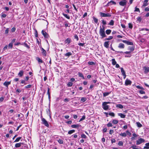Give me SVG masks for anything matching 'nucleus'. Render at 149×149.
Instances as JSON below:
<instances>
[{
	"instance_id": "nucleus-1",
	"label": "nucleus",
	"mask_w": 149,
	"mask_h": 149,
	"mask_svg": "<svg viewBox=\"0 0 149 149\" xmlns=\"http://www.w3.org/2000/svg\"><path fill=\"white\" fill-rule=\"evenodd\" d=\"M99 33L100 36H102V38L107 36L105 33L104 27V26H102V27H101V26H100Z\"/></svg>"
},
{
	"instance_id": "nucleus-2",
	"label": "nucleus",
	"mask_w": 149,
	"mask_h": 149,
	"mask_svg": "<svg viewBox=\"0 0 149 149\" xmlns=\"http://www.w3.org/2000/svg\"><path fill=\"white\" fill-rule=\"evenodd\" d=\"M110 102H103L102 104V108L104 110H107L108 109L109 106L107 105V104H110Z\"/></svg>"
},
{
	"instance_id": "nucleus-3",
	"label": "nucleus",
	"mask_w": 149,
	"mask_h": 149,
	"mask_svg": "<svg viewBox=\"0 0 149 149\" xmlns=\"http://www.w3.org/2000/svg\"><path fill=\"white\" fill-rule=\"evenodd\" d=\"M99 13L100 17H110L111 16V14L109 13H105L102 12H100Z\"/></svg>"
},
{
	"instance_id": "nucleus-4",
	"label": "nucleus",
	"mask_w": 149,
	"mask_h": 149,
	"mask_svg": "<svg viewBox=\"0 0 149 149\" xmlns=\"http://www.w3.org/2000/svg\"><path fill=\"white\" fill-rule=\"evenodd\" d=\"M127 3V1L126 0H123L119 2V4L123 6H125Z\"/></svg>"
},
{
	"instance_id": "nucleus-5",
	"label": "nucleus",
	"mask_w": 149,
	"mask_h": 149,
	"mask_svg": "<svg viewBox=\"0 0 149 149\" xmlns=\"http://www.w3.org/2000/svg\"><path fill=\"white\" fill-rule=\"evenodd\" d=\"M42 122V124H44L45 126L48 127L49 125L47 121L44 118H42L41 119Z\"/></svg>"
},
{
	"instance_id": "nucleus-6",
	"label": "nucleus",
	"mask_w": 149,
	"mask_h": 149,
	"mask_svg": "<svg viewBox=\"0 0 149 149\" xmlns=\"http://www.w3.org/2000/svg\"><path fill=\"white\" fill-rule=\"evenodd\" d=\"M41 33L45 38H48L49 37V36L46 32L43 30H42Z\"/></svg>"
},
{
	"instance_id": "nucleus-7",
	"label": "nucleus",
	"mask_w": 149,
	"mask_h": 149,
	"mask_svg": "<svg viewBox=\"0 0 149 149\" xmlns=\"http://www.w3.org/2000/svg\"><path fill=\"white\" fill-rule=\"evenodd\" d=\"M145 140L142 138H140L136 141V144L137 145H139L142 143L144 142Z\"/></svg>"
},
{
	"instance_id": "nucleus-8",
	"label": "nucleus",
	"mask_w": 149,
	"mask_h": 149,
	"mask_svg": "<svg viewBox=\"0 0 149 149\" xmlns=\"http://www.w3.org/2000/svg\"><path fill=\"white\" fill-rule=\"evenodd\" d=\"M71 127L72 128H77L78 129L79 127H81V126L79 124H76L72 125Z\"/></svg>"
},
{
	"instance_id": "nucleus-9",
	"label": "nucleus",
	"mask_w": 149,
	"mask_h": 149,
	"mask_svg": "<svg viewBox=\"0 0 149 149\" xmlns=\"http://www.w3.org/2000/svg\"><path fill=\"white\" fill-rule=\"evenodd\" d=\"M123 43L126 44L128 45H133L132 42H129L126 40H121Z\"/></svg>"
},
{
	"instance_id": "nucleus-10",
	"label": "nucleus",
	"mask_w": 149,
	"mask_h": 149,
	"mask_svg": "<svg viewBox=\"0 0 149 149\" xmlns=\"http://www.w3.org/2000/svg\"><path fill=\"white\" fill-rule=\"evenodd\" d=\"M132 83V81L130 80L127 79L125 81V84L126 86L130 85H131Z\"/></svg>"
},
{
	"instance_id": "nucleus-11",
	"label": "nucleus",
	"mask_w": 149,
	"mask_h": 149,
	"mask_svg": "<svg viewBox=\"0 0 149 149\" xmlns=\"http://www.w3.org/2000/svg\"><path fill=\"white\" fill-rule=\"evenodd\" d=\"M116 3L113 1H111L110 2H109L107 4L106 6H109L110 5H111L112 4L116 5Z\"/></svg>"
},
{
	"instance_id": "nucleus-12",
	"label": "nucleus",
	"mask_w": 149,
	"mask_h": 149,
	"mask_svg": "<svg viewBox=\"0 0 149 149\" xmlns=\"http://www.w3.org/2000/svg\"><path fill=\"white\" fill-rule=\"evenodd\" d=\"M11 83V81H5V82L3 84V85L5 86L8 88V86Z\"/></svg>"
},
{
	"instance_id": "nucleus-13",
	"label": "nucleus",
	"mask_w": 149,
	"mask_h": 149,
	"mask_svg": "<svg viewBox=\"0 0 149 149\" xmlns=\"http://www.w3.org/2000/svg\"><path fill=\"white\" fill-rule=\"evenodd\" d=\"M71 42V39L69 38H68L64 41L65 43H67L68 44L70 43Z\"/></svg>"
},
{
	"instance_id": "nucleus-14",
	"label": "nucleus",
	"mask_w": 149,
	"mask_h": 149,
	"mask_svg": "<svg viewBox=\"0 0 149 149\" xmlns=\"http://www.w3.org/2000/svg\"><path fill=\"white\" fill-rule=\"evenodd\" d=\"M109 41H106L104 43V46L106 48H108L109 47Z\"/></svg>"
},
{
	"instance_id": "nucleus-15",
	"label": "nucleus",
	"mask_w": 149,
	"mask_h": 149,
	"mask_svg": "<svg viewBox=\"0 0 149 149\" xmlns=\"http://www.w3.org/2000/svg\"><path fill=\"white\" fill-rule=\"evenodd\" d=\"M118 47L120 49H123L125 47V45L123 43H120L119 44Z\"/></svg>"
},
{
	"instance_id": "nucleus-16",
	"label": "nucleus",
	"mask_w": 149,
	"mask_h": 149,
	"mask_svg": "<svg viewBox=\"0 0 149 149\" xmlns=\"http://www.w3.org/2000/svg\"><path fill=\"white\" fill-rule=\"evenodd\" d=\"M41 51L42 54L44 56H46V51L42 47L41 48Z\"/></svg>"
},
{
	"instance_id": "nucleus-17",
	"label": "nucleus",
	"mask_w": 149,
	"mask_h": 149,
	"mask_svg": "<svg viewBox=\"0 0 149 149\" xmlns=\"http://www.w3.org/2000/svg\"><path fill=\"white\" fill-rule=\"evenodd\" d=\"M145 70L144 73H148L149 72V68L148 67H144L143 68Z\"/></svg>"
},
{
	"instance_id": "nucleus-18",
	"label": "nucleus",
	"mask_w": 149,
	"mask_h": 149,
	"mask_svg": "<svg viewBox=\"0 0 149 149\" xmlns=\"http://www.w3.org/2000/svg\"><path fill=\"white\" fill-rule=\"evenodd\" d=\"M24 71L23 70H20L18 74V75L19 76V77H21L24 74Z\"/></svg>"
},
{
	"instance_id": "nucleus-19",
	"label": "nucleus",
	"mask_w": 149,
	"mask_h": 149,
	"mask_svg": "<svg viewBox=\"0 0 149 149\" xmlns=\"http://www.w3.org/2000/svg\"><path fill=\"white\" fill-rule=\"evenodd\" d=\"M148 0H145L144 1L143 5V6L146 7L148 5Z\"/></svg>"
},
{
	"instance_id": "nucleus-20",
	"label": "nucleus",
	"mask_w": 149,
	"mask_h": 149,
	"mask_svg": "<svg viewBox=\"0 0 149 149\" xmlns=\"http://www.w3.org/2000/svg\"><path fill=\"white\" fill-rule=\"evenodd\" d=\"M49 90H50V88H47V94L48 95V97L49 99V100H50V93H49Z\"/></svg>"
},
{
	"instance_id": "nucleus-21",
	"label": "nucleus",
	"mask_w": 149,
	"mask_h": 149,
	"mask_svg": "<svg viewBox=\"0 0 149 149\" xmlns=\"http://www.w3.org/2000/svg\"><path fill=\"white\" fill-rule=\"evenodd\" d=\"M72 53L71 52H68L64 54V56H65L69 57L72 55Z\"/></svg>"
},
{
	"instance_id": "nucleus-22",
	"label": "nucleus",
	"mask_w": 149,
	"mask_h": 149,
	"mask_svg": "<svg viewBox=\"0 0 149 149\" xmlns=\"http://www.w3.org/2000/svg\"><path fill=\"white\" fill-rule=\"evenodd\" d=\"M22 144V143H17L15 144V147L16 148H19L21 146Z\"/></svg>"
},
{
	"instance_id": "nucleus-23",
	"label": "nucleus",
	"mask_w": 149,
	"mask_h": 149,
	"mask_svg": "<svg viewBox=\"0 0 149 149\" xmlns=\"http://www.w3.org/2000/svg\"><path fill=\"white\" fill-rule=\"evenodd\" d=\"M145 145H146V146H145L144 147L143 149H149V142L146 143Z\"/></svg>"
},
{
	"instance_id": "nucleus-24",
	"label": "nucleus",
	"mask_w": 149,
	"mask_h": 149,
	"mask_svg": "<svg viewBox=\"0 0 149 149\" xmlns=\"http://www.w3.org/2000/svg\"><path fill=\"white\" fill-rule=\"evenodd\" d=\"M118 116H120L121 118H125V116L122 113H118Z\"/></svg>"
},
{
	"instance_id": "nucleus-25",
	"label": "nucleus",
	"mask_w": 149,
	"mask_h": 149,
	"mask_svg": "<svg viewBox=\"0 0 149 149\" xmlns=\"http://www.w3.org/2000/svg\"><path fill=\"white\" fill-rule=\"evenodd\" d=\"M87 100V98L86 97H82L81 98V102H85Z\"/></svg>"
},
{
	"instance_id": "nucleus-26",
	"label": "nucleus",
	"mask_w": 149,
	"mask_h": 149,
	"mask_svg": "<svg viewBox=\"0 0 149 149\" xmlns=\"http://www.w3.org/2000/svg\"><path fill=\"white\" fill-rule=\"evenodd\" d=\"M92 18L94 22L96 23H97L98 22V19L97 18H95L94 16H93Z\"/></svg>"
},
{
	"instance_id": "nucleus-27",
	"label": "nucleus",
	"mask_w": 149,
	"mask_h": 149,
	"mask_svg": "<svg viewBox=\"0 0 149 149\" xmlns=\"http://www.w3.org/2000/svg\"><path fill=\"white\" fill-rule=\"evenodd\" d=\"M120 70H121V71L122 75H123L125 74H126L125 71L123 69V68H120Z\"/></svg>"
},
{
	"instance_id": "nucleus-28",
	"label": "nucleus",
	"mask_w": 149,
	"mask_h": 149,
	"mask_svg": "<svg viewBox=\"0 0 149 149\" xmlns=\"http://www.w3.org/2000/svg\"><path fill=\"white\" fill-rule=\"evenodd\" d=\"M128 49L130 50L131 52L134 50V48L133 47L129 46L128 47Z\"/></svg>"
},
{
	"instance_id": "nucleus-29",
	"label": "nucleus",
	"mask_w": 149,
	"mask_h": 149,
	"mask_svg": "<svg viewBox=\"0 0 149 149\" xmlns=\"http://www.w3.org/2000/svg\"><path fill=\"white\" fill-rule=\"evenodd\" d=\"M136 124L137 126L139 127H141L142 126V125L139 122H136Z\"/></svg>"
},
{
	"instance_id": "nucleus-30",
	"label": "nucleus",
	"mask_w": 149,
	"mask_h": 149,
	"mask_svg": "<svg viewBox=\"0 0 149 149\" xmlns=\"http://www.w3.org/2000/svg\"><path fill=\"white\" fill-rule=\"evenodd\" d=\"M75 130H70L68 132V133L69 134H72L74 132Z\"/></svg>"
},
{
	"instance_id": "nucleus-31",
	"label": "nucleus",
	"mask_w": 149,
	"mask_h": 149,
	"mask_svg": "<svg viewBox=\"0 0 149 149\" xmlns=\"http://www.w3.org/2000/svg\"><path fill=\"white\" fill-rule=\"evenodd\" d=\"M111 61L112 62V64L113 65H115L116 64V62L115 61V59H114V58L112 59Z\"/></svg>"
},
{
	"instance_id": "nucleus-32",
	"label": "nucleus",
	"mask_w": 149,
	"mask_h": 149,
	"mask_svg": "<svg viewBox=\"0 0 149 149\" xmlns=\"http://www.w3.org/2000/svg\"><path fill=\"white\" fill-rule=\"evenodd\" d=\"M116 106L117 107H118L120 109H122L123 108V106L121 104H118Z\"/></svg>"
},
{
	"instance_id": "nucleus-33",
	"label": "nucleus",
	"mask_w": 149,
	"mask_h": 149,
	"mask_svg": "<svg viewBox=\"0 0 149 149\" xmlns=\"http://www.w3.org/2000/svg\"><path fill=\"white\" fill-rule=\"evenodd\" d=\"M114 22L113 20H111L108 24L111 26H113L114 25Z\"/></svg>"
},
{
	"instance_id": "nucleus-34",
	"label": "nucleus",
	"mask_w": 149,
	"mask_h": 149,
	"mask_svg": "<svg viewBox=\"0 0 149 149\" xmlns=\"http://www.w3.org/2000/svg\"><path fill=\"white\" fill-rule=\"evenodd\" d=\"M24 46L26 47L28 49H29L30 48V46L29 45H28L25 42H24Z\"/></svg>"
},
{
	"instance_id": "nucleus-35",
	"label": "nucleus",
	"mask_w": 149,
	"mask_h": 149,
	"mask_svg": "<svg viewBox=\"0 0 149 149\" xmlns=\"http://www.w3.org/2000/svg\"><path fill=\"white\" fill-rule=\"evenodd\" d=\"M62 14L66 18L70 19V17L69 15H68L67 14H65L64 13H63Z\"/></svg>"
},
{
	"instance_id": "nucleus-36",
	"label": "nucleus",
	"mask_w": 149,
	"mask_h": 149,
	"mask_svg": "<svg viewBox=\"0 0 149 149\" xmlns=\"http://www.w3.org/2000/svg\"><path fill=\"white\" fill-rule=\"evenodd\" d=\"M110 93V92H105L103 93V95L104 97H105L108 96Z\"/></svg>"
},
{
	"instance_id": "nucleus-37",
	"label": "nucleus",
	"mask_w": 149,
	"mask_h": 149,
	"mask_svg": "<svg viewBox=\"0 0 149 149\" xmlns=\"http://www.w3.org/2000/svg\"><path fill=\"white\" fill-rule=\"evenodd\" d=\"M111 32V30L110 29H107L106 31V33L107 35L109 34Z\"/></svg>"
},
{
	"instance_id": "nucleus-38",
	"label": "nucleus",
	"mask_w": 149,
	"mask_h": 149,
	"mask_svg": "<svg viewBox=\"0 0 149 149\" xmlns=\"http://www.w3.org/2000/svg\"><path fill=\"white\" fill-rule=\"evenodd\" d=\"M120 135V136L123 137H125L127 136V134L125 133H121Z\"/></svg>"
},
{
	"instance_id": "nucleus-39",
	"label": "nucleus",
	"mask_w": 149,
	"mask_h": 149,
	"mask_svg": "<svg viewBox=\"0 0 149 149\" xmlns=\"http://www.w3.org/2000/svg\"><path fill=\"white\" fill-rule=\"evenodd\" d=\"M78 75L79 77L82 78L83 79H84V76L82 73L79 72L78 74Z\"/></svg>"
},
{
	"instance_id": "nucleus-40",
	"label": "nucleus",
	"mask_w": 149,
	"mask_h": 149,
	"mask_svg": "<svg viewBox=\"0 0 149 149\" xmlns=\"http://www.w3.org/2000/svg\"><path fill=\"white\" fill-rule=\"evenodd\" d=\"M21 138V137H19L17 138H16V139H15V140L14 141V142H16L19 141Z\"/></svg>"
},
{
	"instance_id": "nucleus-41",
	"label": "nucleus",
	"mask_w": 149,
	"mask_h": 149,
	"mask_svg": "<svg viewBox=\"0 0 149 149\" xmlns=\"http://www.w3.org/2000/svg\"><path fill=\"white\" fill-rule=\"evenodd\" d=\"M134 12H138L139 13H140V10L139 8H137V7H136L135 8Z\"/></svg>"
},
{
	"instance_id": "nucleus-42",
	"label": "nucleus",
	"mask_w": 149,
	"mask_h": 149,
	"mask_svg": "<svg viewBox=\"0 0 149 149\" xmlns=\"http://www.w3.org/2000/svg\"><path fill=\"white\" fill-rule=\"evenodd\" d=\"M37 60L39 63H42L43 62V61L41 59L39 58H37Z\"/></svg>"
},
{
	"instance_id": "nucleus-43",
	"label": "nucleus",
	"mask_w": 149,
	"mask_h": 149,
	"mask_svg": "<svg viewBox=\"0 0 149 149\" xmlns=\"http://www.w3.org/2000/svg\"><path fill=\"white\" fill-rule=\"evenodd\" d=\"M73 84V83L71 82H69L67 84L68 87H70Z\"/></svg>"
},
{
	"instance_id": "nucleus-44",
	"label": "nucleus",
	"mask_w": 149,
	"mask_h": 149,
	"mask_svg": "<svg viewBox=\"0 0 149 149\" xmlns=\"http://www.w3.org/2000/svg\"><path fill=\"white\" fill-rule=\"evenodd\" d=\"M118 120H114L112 121V123L114 124H116L117 123H118Z\"/></svg>"
},
{
	"instance_id": "nucleus-45",
	"label": "nucleus",
	"mask_w": 149,
	"mask_h": 149,
	"mask_svg": "<svg viewBox=\"0 0 149 149\" xmlns=\"http://www.w3.org/2000/svg\"><path fill=\"white\" fill-rule=\"evenodd\" d=\"M81 137L82 138L86 139L87 138V136H86L84 134H82L81 135Z\"/></svg>"
},
{
	"instance_id": "nucleus-46",
	"label": "nucleus",
	"mask_w": 149,
	"mask_h": 149,
	"mask_svg": "<svg viewBox=\"0 0 149 149\" xmlns=\"http://www.w3.org/2000/svg\"><path fill=\"white\" fill-rule=\"evenodd\" d=\"M113 38V37L112 36H109L108 38L105 39V40H109Z\"/></svg>"
},
{
	"instance_id": "nucleus-47",
	"label": "nucleus",
	"mask_w": 149,
	"mask_h": 149,
	"mask_svg": "<svg viewBox=\"0 0 149 149\" xmlns=\"http://www.w3.org/2000/svg\"><path fill=\"white\" fill-rule=\"evenodd\" d=\"M32 86L31 84H29L24 87L25 88H30Z\"/></svg>"
},
{
	"instance_id": "nucleus-48",
	"label": "nucleus",
	"mask_w": 149,
	"mask_h": 149,
	"mask_svg": "<svg viewBox=\"0 0 149 149\" xmlns=\"http://www.w3.org/2000/svg\"><path fill=\"white\" fill-rule=\"evenodd\" d=\"M86 117L84 116H82V118L80 119V120H79V122L83 120H84L85 118Z\"/></svg>"
},
{
	"instance_id": "nucleus-49",
	"label": "nucleus",
	"mask_w": 149,
	"mask_h": 149,
	"mask_svg": "<svg viewBox=\"0 0 149 149\" xmlns=\"http://www.w3.org/2000/svg\"><path fill=\"white\" fill-rule=\"evenodd\" d=\"M123 142L121 141H119L118 144L119 146H123Z\"/></svg>"
},
{
	"instance_id": "nucleus-50",
	"label": "nucleus",
	"mask_w": 149,
	"mask_h": 149,
	"mask_svg": "<svg viewBox=\"0 0 149 149\" xmlns=\"http://www.w3.org/2000/svg\"><path fill=\"white\" fill-rule=\"evenodd\" d=\"M109 114L110 116H111L113 117H114L115 116V114L113 112L109 113Z\"/></svg>"
},
{
	"instance_id": "nucleus-51",
	"label": "nucleus",
	"mask_w": 149,
	"mask_h": 149,
	"mask_svg": "<svg viewBox=\"0 0 149 149\" xmlns=\"http://www.w3.org/2000/svg\"><path fill=\"white\" fill-rule=\"evenodd\" d=\"M58 141L60 144H62L63 143V141L62 139H59Z\"/></svg>"
},
{
	"instance_id": "nucleus-52",
	"label": "nucleus",
	"mask_w": 149,
	"mask_h": 149,
	"mask_svg": "<svg viewBox=\"0 0 149 149\" xmlns=\"http://www.w3.org/2000/svg\"><path fill=\"white\" fill-rule=\"evenodd\" d=\"M35 36L36 37H38V32L37 30L36 29L35 30Z\"/></svg>"
},
{
	"instance_id": "nucleus-53",
	"label": "nucleus",
	"mask_w": 149,
	"mask_h": 149,
	"mask_svg": "<svg viewBox=\"0 0 149 149\" xmlns=\"http://www.w3.org/2000/svg\"><path fill=\"white\" fill-rule=\"evenodd\" d=\"M136 87L138 89H144L143 87L141 86H139V85L137 86H136Z\"/></svg>"
},
{
	"instance_id": "nucleus-54",
	"label": "nucleus",
	"mask_w": 149,
	"mask_h": 149,
	"mask_svg": "<svg viewBox=\"0 0 149 149\" xmlns=\"http://www.w3.org/2000/svg\"><path fill=\"white\" fill-rule=\"evenodd\" d=\"M128 27L130 29H132V24L130 23H129L128 24Z\"/></svg>"
},
{
	"instance_id": "nucleus-55",
	"label": "nucleus",
	"mask_w": 149,
	"mask_h": 149,
	"mask_svg": "<svg viewBox=\"0 0 149 149\" xmlns=\"http://www.w3.org/2000/svg\"><path fill=\"white\" fill-rule=\"evenodd\" d=\"M88 63L89 65H94L95 64L94 62L92 61L88 62Z\"/></svg>"
},
{
	"instance_id": "nucleus-56",
	"label": "nucleus",
	"mask_w": 149,
	"mask_h": 149,
	"mask_svg": "<svg viewBox=\"0 0 149 149\" xmlns=\"http://www.w3.org/2000/svg\"><path fill=\"white\" fill-rule=\"evenodd\" d=\"M112 125H113L112 123H110V122L109 123L107 124V126L109 127H112Z\"/></svg>"
},
{
	"instance_id": "nucleus-57",
	"label": "nucleus",
	"mask_w": 149,
	"mask_h": 149,
	"mask_svg": "<svg viewBox=\"0 0 149 149\" xmlns=\"http://www.w3.org/2000/svg\"><path fill=\"white\" fill-rule=\"evenodd\" d=\"M9 32V28H7L6 29V30L5 33V34H7Z\"/></svg>"
},
{
	"instance_id": "nucleus-58",
	"label": "nucleus",
	"mask_w": 149,
	"mask_h": 149,
	"mask_svg": "<svg viewBox=\"0 0 149 149\" xmlns=\"http://www.w3.org/2000/svg\"><path fill=\"white\" fill-rule=\"evenodd\" d=\"M102 23L104 25H106L107 24L106 21L104 20H102Z\"/></svg>"
},
{
	"instance_id": "nucleus-59",
	"label": "nucleus",
	"mask_w": 149,
	"mask_h": 149,
	"mask_svg": "<svg viewBox=\"0 0 149 149\" xmlns=\"http://www.w3.org/2000/svg\"><path fill=\"white\" fill-rule=\"evenodd\" d=\"M142 20V19L140 17H138L137 18V20L139 22H141Z\"/></svg>"
},
{
	"instance_id": "nucleus-60",
	"label": "nucleus",
	"mask_w": 149,
	"mask_h": 149,
	"mask_svg": "<svg viewBox=\"0 0 149 149\" xmlns=\"http://www.w3.org/2000/svg\"><path fill=\"white\" fill-rule=\"evenodd\" d=\"M139 92L141 94H145V92L143 90H140Z\"/></svg>"
},
{
	"instance_id": "nucleus-61",
	"label": "nucleus",
	"mask_w": 149,
	"mask_h": 149,
	"mask_svg": "<svg viewBox=\"0 0 149 149\" xmlns=\"http://www.w3.org/2000/svg\"><path fill=\"white\" fill-rule=\"evenodd\" d=\"M13 44L12 43H10L8 45L9 47H10L11 48H12L13 47Z\"/></svg>"
},
{
	"instance_id": "nucleus-62",
	"label": "nucleus",
	"mask_w": 149,
	"mask_h": 149,
	"mask_svg": "<svg viewBox=\"0 0 149 149\" xmlns=\"http://www.w3.org/2000/svg\"><path fill=\"white\" fill-rule=\"evenodd\" d=\"M6 14L2 13L1 15V17L2 18H5L6 17Z\"/></svg>"
},
{
	"instance_id": "nucleus-63",
	"label": "nucleus",
	"mask_w": 149,
	"mask_h": 149,
	"mask_svg": "<svg viewBox=\"0 0 149 149\" xmlns=\"http://www.w3.org/2000/svg\"><path fill=\"white\" fill-rule=\"evenodd\" d=\"M113 130H111L109 132V133L110 134H112L113 133Z\"/></svg>"
},
{
	"instance_id": "nucleus-64",
	"label": "nucleus",
	"mask_w": 149,
	"mask_h": 149,
	"mask_svg": "<svg viewBox=\"0 0 149 149\" xmlns=\"http://www.w3.org/2000/svg\"><path fill=\"white\" fill-rule=\"evenodd\" d=\"M16 29L15 27H13L11 29L12 32H14L15 31Z\"/></svg>"
}]
</instances>
